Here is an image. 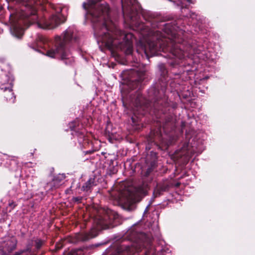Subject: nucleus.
Returning a JSON list of instances; mask_svg holds the SVG:
<instances>
[{
  "label": "nucleus",
  "instance_id": "obj_11",
  "mask_svg": "<svg viewBox=\"0 0 255 255\" xmlns=\"http://www.w3.org/2000/svg\"><path fill=\"white\" fill-rule=\"evenodd\" d=\"M68 255H84V253L83 250L79 249L71 251Z\"/></svg>",
  "mask_w": 255,
  "mask_h": 255
},
{
  "label": "nucleus",
  "instance_id": "obj_27",
  "mask_svg": "<svg viewBox=\"0 0 255 255\" xmlns=\"http://www.w3.org/2000/svg\"><path fill=\"white\" fill-rule=\"evenodd\" d=\"M183 150H186V149L185 148V147H183Z\"/></svg>",
  "mask_w": 255,
  "mask_h": 255
},
{
  "label": "nucleus",
  "instance_id": "obj_6",
  "mask_svg": "<svg viewBox=\"0 0 255 255\" xmlns=\"http://www.w3.org/2000/svg\"><path fill=\"white\" fill-rule=\"evenodd\" d=\"M106 215L104 218L101 216H97L94 220L95 223L97 225L98 228L102 229H106L108 228V225L110 223L108 221V219L110 220H112L115 218V213L112 210L108 209L106 211Z\"/></svg>",
  "mask_w": 255,
  "mask_h": 255
},
{
  "label": "nucleus",
  "instance_id": "obj_26",
  "mask_svg": "<svg viewBox=\"0 0 255 255\" xmlns=\"http://www.w3.org/2000/svg\"><path fill=\"white\" fill-rule=\"evenodd\" d=\"M179 5L181 6V8H183V6L182 5V4H181V3H180Z\"/></svg>",
  "mask_w": 255,
  "mask_h": 255
},
{
  "label": "nucleus",
  "instance_id": "obj_32",
  "mask_svg": "<svg viewBox=\"0 0 255 255\" xmlns=\"http://www.w3.org/2000/svg\"><path fill=\"white\" fill-rule=\"evenodd\" d=\"M132 86V88H132V89H134V87L133 86Z\"/></svg>",
  "mask_w": 255,
  "mask_h": 255
},
{
  "label": "nucleus",
  "instance_id": "obj_19",
  "mask_svg": "<svg viewBox=\"0 0 255 255\" xmlns=\"http://www.w3.org/2000/svg\"><path fill=\"white\" fill-rule=\"evenodd\" d=\"M142 80V79L140 77L137 81V82L138 83L139 81H141ZM137 82H135V83H136Z\"/></svg>",
  "mask_w": 255,
  "mask_h": 255
},
{
  "label": "nucleus",
  "instance_id": "obj_22",
  "mask_svg": "<svg viewBox=\"0 0 255 255\" xmlns=\"http://www.w3.org/2000/svg\"><path fill=\"white\" fill-rule=\"evenodd\" d=\"M144 25H143V24H142L141 25V26H140V29H142V28H143V27H144Z\"/></svg>",
  "mask_w": 255,
  "mask_h": 255
},
{
  "label": "nucleus",
  "instance_id": "obj_15",
  "mask_svg": "<svg viewBox=\"0 0 255 255\" xmlns=\"http://www.w3.org/2000/svg\"><path fill=\"white\" fill-rule=\"evenodd\" d=\"M165 190V188H161L160 189L157 188L155 190L154 192V194L155 195V196H157L160 195L161 193Z\"/></svg>",
  "mask_w": 255,
  "mask_h": 255
},
{
  "label": "nucleus",
  "instance_id": "obj_9",
  "mask_svg": "<svg viewBox=\"0 0 255 255\" xmlns=\"http://www.w3.org/2000/svg\"><path fill=\"white\" fill-rule=\"evenodd\" d=\"M96 185L95 179L90 178L82 186V190L84 191H88L94 186Z\"/></svg>",
  "mask_w": 255,
  "mask_h": 255
},
{
  "label": "nucleus",
  "instance_id": "obj_24",
  "mask_svg": "<svg viewBox=\"0 0 255 255\" xmlns=\"http://www.w3.org/2000/svg\"><path fill=\"white\" fill-rule=\"evenodd\" d=\"M187 1L188 2H189V3H192V2L191 1V0H187Z\"/></svg>",
  "mask_w": 255,
  "mask_h": 255
},
{
  "label": "nucleus",
  "instance_id": "obj_30",
  "mask_svg": "<svg viewBox=\"0 0 255 255\" xmlns=\"http://www.w3.org/2000/svg\"><path fill=\"white\" fill-rule=\"evenodd\" d=\"M10 17H11V19H12V16L10 15Z\"/></svg>",
  "mask_w": 255,
  "mask_h": 255
},
{
  "label": "nucleus",
  "instance_id": "obj_2",
  "mask_svg": "<svg viewBox=\"0 0 255 255\" xmlns=\"http://www.w3.org/2000/svg\"><path fill=\"white\" fill-rule=\"evenodd\" d=\"M152 29L147 31V35L149 39L145 47V53L148 50L152 55L157 54L161 49L163 50L166 46L170 49L172 56L179 59L194 54H199L202 50L200 46L189 44L186 47V52L181 48L183 44L178 45L183 41L180 37V33H176L175 27L170 23H164L161 21L158 23L154 21L151 24Z\"/></svg>",
  "mask_w": 255,
  "mask_h": 255
},
{
  "label": "nucleus",
  "instance_id": "obj_16",
  "mask_svg": "<svg viewBox=\"0 0 255 255\" xmlns=\"http://www.w3.org/2000/svg\"><path fill=\"white\" fill-rule=\"evenodd\" d=\"M158 67L160 70L162 71V73L164 74L165 71H166V69H165L164 65L163 64H161L159 65Z\"/></svg>",
  "mask_w": 255,
  "mask_h": 255
},
{
  "label": "nucleus",
  "instance_id": "obj_5",
  "mask_svg": "<svg viewBox=\"0 0 255 255\" xmlns=\"http://www.w3.org/2000/svg\"><path fill=\"white\" fill-rule=\"evenodd\" d=\"M13 79L12 76L7 75H1V80L0 81V90L4 92V97L7 101L13 103L15 97L12 92Z\"/></svg>",
  "mask_w": 255,
  "mask_h": 255
},
{
  "label": "nucleus",
  "instance_id": "obj_17",
  "mask_svg": "<svg viewBox=\"0 0 255 255\" xmlns=\"http://www.w3.org/2000/svg\"><path fill=\"white\" fill-rule=\"evenodd\" d=\"M62 247V245H56V249L57 250H59L60 249V248H61Z\"/></svg>",
  "mask_w": 255,
  "mask_h": 255
},
{
  "label": "nucleus",
  "instance_id": "obj_14",
  "mask_svg": "<svg viewBox=\"0 0 255 255\" xmlns=\"http://www.w3.org/2000/svg\"><path fill=\"white\" fill-rule=\"evenodd\" d=\"M75 134L76 135H77V136L78 137V138H79L78 141H79V143L80 144L82 143L83 138L84 137L83 134L82 133H79V132H77L76 131H75Z\"/></svg>",
  "mask_w": 255,
  "mask_h": 255
},
{
  "label": "nucleus",
  "instance_id": "obj_12",
  "mask_svg": "<svg viewBox=\"0 0 255 255\" xmlns=\"http://www.w3.org/2000/svg\"><path fill=\"white\" fill-rule=\"evenodd\" d=\"M78 123L77 121L71 122L69 124V127L71 130H75V128L78 126Z\"/></svg>",
  "mask_w": 255,
  "mask_h": 255
},
{
  "label": "nucleus",
  "instance_id": "obj_29",
  "mask_svg": "<svg viewBox=\"0 0 255 255\" xmlns=\"http://www.w3.org/2000/svg\"><path fill=\"white\" fill-rule=\"evenodd\" d=\"M10 17H11V19H12V16L10 15Z\"/></svg>",
  "mask_w": 255,
  "mask_h": 255
},
{
  "label": "nucleus",
  "instance_id": "obj_20",
  "mask_svg": "<svg viewBox=\"0 0 255 255\" xmlns=\"http://www.w3.org/2000/svg\"><path fill=\"white\" fill-rule=\"evenodd\" d=\"M194 13H192V14H190V16L192 18H194Z\"/></svg>",
  "mask_w": 255,
  "mask_h": 255
},
{
  "label": "nucleus",
  "instance_id": "obj_18",
  "mask_svg": "<svg viewBox=\"0 0 255 255\" xmlns=\"http://www.w3.org/2000/svg\"><path fill=\"white\" fill-rule=\"evenodd\" d=\"M74 200H75V201H80V199L79 198H78V197L74 198Z\"/></svg>",
  "mask_w": 255,
  "mask_h": 255
},
{
  "label": "nucleus",
  "instance_id": "obj_23",
  "mask_svg": "<svg viewBox=\"0 0 255 255\" xmlns=\"http://www.w3.org/2000/svg\"><path fill=\"white\" fill-rule=\"evenodd\" d=\"M137 100H138L139 101V102H140V98L139 97V95L138 96V97H137Z\"/></svg>",
  "mask_w": 255,
  "mask_h": 255
},
{
  "label": "nucleus",
  "instance_id": "obj_10",
  "mask_svg": "<svg viewBox=\"0 0 255 255\" xmlns=\"http://www.w3.org/2000/svg\"><path fill=\"white\" fill-rule=\"evenodd\" d=\"M43 244V242L39 239H36L32 241V244L34 245L35 248L36 250H38L40 248Z\"/></svg>",
  "mask_w": 255,
  "mask_h": 255
},
{
  "label": "nucleus",
  "instance_id": "obj_8",
  "mask_svg": "<svg viewBox=\"0 0 255 255\" xmlns=\"http://www.w3.org/2000/svg\"><path fill=\"white\" fill-rule=\"evenodd\" d=\"M99 229H93L89 233H85L80 235L79 239L83 241H86L90 239L96 237L98 235V231Z\"/></svg>",
  "mask_w": 255,
  "mask_h": 255
},
{
  "label": "nucleus",
  "instance_id": "obj_25",
  "mask_svg": "<svg viewBox=\"0 0 255 255\" xmlns=\"http://www.w3.org/2000/svg\"><path fill=\"white\" fill-rule=\"evenodd\" d=\"M148 211V207H147L145 209V212Z\"/></svg>",
  "mask_w": 255,
  "mask_h": 255
},
{
  "label": "nucleus",
  "instance_id": "obj_13",
  "mask_svg": "<svg viewBox=\"0 0 255 255\" xmlns=\"http://www.w3.org/2000/svg\"><path fill=\"white\" fill-rule=\"evenodd\" d=\"M37 41H40V42L43 44L48 41V40L43 35H38L37 39Z\"/></svg>",
  "mask_w": 255,
  "mask_h": 255
},
{
  "label": "nucleus",
  "instance_id": "obj_21",
  "mask_svg": "<svg viewBox=\"0 0 255 255\" xmlns=\"http://www.w3.org/2000/svg\"><path fill=\"white\" fill-rule=\"evenodd\" d=\"M129 198H131L132 199V195L131 193L129 194Z\"/></svg>",
  "mask_w": 255,
  "mask_h": 255
},
{
  "label": "nucleus",
  "instance_id": "obj_28",
  "mask_svg": "<svg viewBox=\"0 0 255 255\" xmlns=\"http://www.w3.org/2000/svg\"><path fill=\"white\" fill-rule=\"evenodd\" d=\"M186 154H189V151H188Z\"/></svg>",
  "mask_w": 255,
  "mask_h": 255
},
{
  "label": "nucleus",
  "instance_id": "obj_7",
  "mask_svg": "<svg viewBox=\"0 0 255 255\" xmlns=\"http://www.w3.org/2000/svg\"><path fill=\"white\" fill-rule=\"evenodd\" d=\"M64 178L65 176L63 175H59V176L55 177L52 182L47 184L46 189L52 190L58 188L60 185L61 181Z\"/></svg>",
  "mask_w": 255,
  "mask_h": 255
},
{
  "label": "nucleus",
  "instance_id": "obj_31",
  "mask_svg": "<svg viewBox=\"0 0 255 255\" xmlns=\"http://www.w3.org/2000/svg\"><path fill=\"white\" fill-rule=\"evenodd\" d=\"M10 17H11V19H12V16L10 15Z\"/></svg>",
  "mask_w": 255,
  "mask_h": 255
},
{
  "label": "nucleus",
  "instance_id": "obj_1",
  "mask_svg": "<svg viewBox=\"0 0 255 255\" xmlns=\"http://www.w3.org/2000/svg\"><path fill=\"white\" fill-rule=\"evenodd\" d=\"M121 0L124 15L128 16L133 21L134 14H137L140 9L137 0ZM99 1L89 0L87 3H83V7L87 10L86 18L93 23L95 35L110 50L126 49L130 52L133 35L119 30L111 19L109 5L106 3L100 4Z\"/></svg>",
  "mask_w": 255,
  "mask_h": 255
},
{
  "label": "nucleus",
  "instance_id": "obj_4",
  "mask_svg": "<svg viewBox=\"0 0 255 255\" xmlns=\"http://www.w3.org/2000/svg\"><path fill=\"white\" fill-rule=\"evenodd\" d=\"M16 245L17 240L14 237H5L0 242V255H20L25 252H28L29 255H32V249L30 245H28L25 250H20L12 254L11 253L15 249Z\"/></svg>",
  "mask_w": 255,
  "mask_h": 255
},
{
  "label": "nucleus",
  "instance_id": "obj_3",
  "mask_svg": "<svg viewBox=\"0 0 255 255\" xmlns=\"http://www.w3.org/2000/svg\"><path fill=\"white\" fill-rule=\"evenodd\" d=\"M75 30L74 27H70L64 32L61 36H56L51 47L47 51L46 55L55 58L60 57L62 60L70 58V54L67 49V43L75 38Z\"/></svg>",
  "mask_w": 255,
  "mask_h": 255
}]
</instances>
